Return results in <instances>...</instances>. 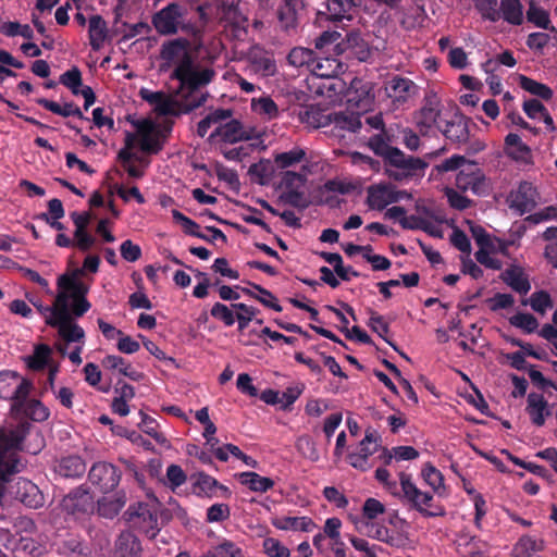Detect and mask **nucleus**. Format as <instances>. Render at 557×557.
Listing matches in <instances>:
<instances>
[{
  "label": "nucleus",
  "instance_id": "f3484780",
  "mask_svg": "<svg viewBox=\"0 0 557 557\" xmlns=\"http://www.w3.org/2000/svg\"><path fill=\"white\" fill-rule=\"evenodd\" d=\"M15 498L32 509H38L45 504V496L39 487L27 479H18L14 492Z\"/></svg>",
  "mask_w": 557,
  "mask_h": 557
},
{
  "label": "nucleus",
  "instance_id": "412c9836",
  "mask_svg": "<svg viewBox=\"0 0 557 557\" xmlns=\"http://www.w3.org/2000/svg\"><path fill=\"white\" fill-rule=\"evenodd\" d=\"M525 411L530 417L531 422L536 426L545 424L546 417L552 414L548 403L542 394L530 393L527 399Z\"/></svg>",
  "mask_w": 557,
  "mask_h": 557
},
{
  "label": "nucleus",
  "instance_id": "39448f33",
  "mask_svg": "<svg viewBox=\"0 0 557 557\" xmlns=\"http://www.w3.org/2000/svg\"><path fill=\"white\" fill-rule=\"evenodd\" d=\"M171 131V122L158 124L149 119H141V170L150 162L144 154H157L161 151Z\"/></svg>",
  "mask_w": 557,
  "mask_h": 557
},
{
  "label": "nucleus",
  "instance_id": "393cba45",
  "mask_svg": "<svg viewBox=\"0 0 557 557\" xmlns=\"http://www.w3.org/2000/svg\"><path fill=\"white\" fill-rule=\"evenodd\" d=\"M331 125L341 131L359 133L363 128L362 115L352 111L333 112L330 115Z\"/></svg>",
  "mask_w": 557,
  "mask_h": 557
},
{
  "label": "nucleus",
  "instance_id": "f704fd0d",
  "mask_svg": "<svg viewBox=\"0 0 557 557\" xmlns=\"http://www.w3.org/2000/svg\"><path fill=\"white\" fill-rule=\"evenodd\" d=\"M64 296L65 305H70V295L65 290H59L52 306H44L41 302L32 301V304L37 308L40 314L45 318V322L49 326H54L59 324V317L61 315V305L59 302V298Z\"/></svg>",
  "mask_w": 557,
  "mask_h": 557
},
{
  "label": "nucleus",
  "instance_id": "9b49d317",
  "mask_svg": "<svg viewBox=\"0 0 557 557\" xmlns=\"http://www.w3.org/2000/svg\"><path fill=\"white\" fill-rule=\"evenodd\" d=\"M89 482L102 493L113 491L121 480L120 470L108 462H96L88 473Z\"/></svg>",
  "mask_w": 557,
  "mask_h": 557
},
{
  "label": "nucleus",
  "instance_id": "13d9d810",
  "mask_svg": "<svg viewBox=\"0 0 557 557\" xmlns=\"http://www.w3.org/2000/svg\"><path fill=\"white\" fill-rule=\"evenodd\" d=\"M212 318L224 323L225 326L234 325L236 321V312L232 309V305L228 307L222 302H215L210 310Z\"/></svg>",
  "mask_w": 557,
  "mask_h": 557
},
{
  "label": "nucleus",
  "instance_id": "2f4dec72",
  "mask_svg": "<svg viewBox=\"0 0 557 557\" xmlns=\"http://www.w3.org/2000/svg\"><path fill=\"white\" fill-rule=\"evenodd\" d=\"M441 131L453 143L465 144L469 140V121L463 116H455L451 121H447Z\"/></svg>",
  "mask_w": 557,
  "mask_h": 557
},
{
  "label": "nucleus",
  "instance_id": "9d476101",
  "mask_svg": "<svg viewBox=\"0 0 557 557\" xmlns=\"http://www.w3.org/2000/svg\"><path fill=\"white\" fill-rule=\"evenodd\" d=\"M33 384L11 370L0 371V398L12 400V404L28 397Z\"/></svg>",
  "mask_w": 557,
  "mask_h": 557
},
{
  "label": "nucleus",
  "instance_id": "2eb2a0df",
  "mask_svg": "<svg viewBox=\"0 0 557 557\" xmlns=\"http://www.w3.org/2000/svg\"><path fill=\"white\" fill-rule=\"evenodd\" d=\"M441 115V101L435 94L428 95L423 99V106L416 114V124L422 134L432 128Z\"/></svg>",
  "mask_w": 557,
  "mask_h": 557
},
{
  "label": "nucleus",
  "instance_id": "e433bc0d",
  "mask_svg": "<svg viewBox=\"0 0 557 557\" xmlns=\"http://www.w3.org/2000/svg\"><path fill=\"white\" fill-rule=\"evenodd\" d=\"M248 285L251 288H242V292L245 295L258 300L264 307L271 308L276 312H281L283 310L282 306L277 301V298L270 290L256 283L248 282Z\"/></svg>",
  "mask_w": 557,
  "mask_h": 557
},
{
  "label": "nucleus",
  "instance_id": "a18cd8bd",
  "mask_svg": "<svg viewBox=\"0 0 557 557\" xmlns=\"http://www.w3.org/2000/svg\"><path fill=\"white\" fill-rule=\"evenodd\" d=\"M519 86L528 91L529 94L536 96L545 101H548L553 98V90L549 86L540 83L533 78H530L525 75H519L518 77Z\"/></svg>",
  "mask_w": 557,
  "mask_h": 557
},
{
  "label": "nucleus",
  "instance_id": "0e129e2a",
  "mask_svg": "<svg viewBox=\"0 0 557 557\" xmlns=\"http://www.w3.org/2000/svg\"><path fill=\"white\" fill-rule=\"evenodd\" d=\"M248 174L256 183L265 185L270 181L271 169L267 162L253 163L249 166Z\"/></svg>",
  "mask_w": 557,
  "mask_h": 557
},
{
  "label": "nucleus",
  "instance_id": "774afa93",
  "mask_svg": "<svg viewBox=\"0 0 557 557\" xmlns=\"http://www.w3.org/2000/svg\"><path fill=\"white\" fill-rule=\"evenodd\" d=\"M172 216L176 223L181 224L187 235L194 236L200 228L199 224L176 209L172 210Z\"/></svg>",
  "mask_w": 557,
  "mask_h": 557
},
{
  "label": "nucleus",
  "instance_id": "bf43d9fd",
  "mask_svg": "<svg viewBox=\"0 0 557 557\" xmlns=\"http://www.w3.org/2000/svg\"><path fill=\"white\" fill-rule=\"evenodd\" d=\"M59 82L69 89H71L73 95H79V87L82 86V73L78 67L74 66L71 70L64 72L60 76Z\"/></svg>",
  "mask_w": 557,
  "mask_h": 557
},
{
  "label": "nucleus",
  "instance_id": "b1692460",
  "mask_svg": "<svg viewBox=\"0 0 557 557\" xmlns=\"http://www.w3.org/2000/svg\"><path fill=\"white\" fill-rule=\"evenodd\" d=\"M191 480V492L197 497L201 498H213L218 497L216 486L219 485V481L209 475L203 471H199L194 473L190 476Z\"/></svg>",
  "mask_w": 557,
  "mask_h": 557
},
{
  "label": "nucleus",
  "instance_id": "f8f14e48",
  "mask_svg": "<svg viewBox=\"0 0 557 557\" xmlns=\"http://www.w3.org/2000/svg\"><path fill=\"white\" fill-rule=\"evenodd\" d=\"M360 0H326L325 10L318 11V17L334 24L352 21Z\"/></svg>",
  "mask_w": 557,
  "mask_h": 557
},
{
  "label": "nucleus",
  "instance_id": "4d7b16f0",
  "mask_svg": "<svg viewBox=\"0 0 557 557\" xmlns=\"http://www.w3.org/2000/svg\"><path fill=\"white\" fill-rule=\"evenodd\" d=\"M474 7L483 20L490 22H497L500 20V12H498V0H473Z\"/></svg>",
  "mask_w": 557,
  "mask_h": 557
},
{
  "label": "nucleus",
  "instance_id": "e2e57ef3",
  "mask_svg": "<svg viewBox=\"0 0 557 557\" xmlns=\"http://www.w3.org/2000/svg\"><path fill=\"white\" fill-rule=\"evenodd\" d=\"M231 517V508L227 504L216 503L207 509L206 521L209 523L222 522Z\"/></svg>",
  "mask_w": 557,
  "mask_h": 557
},
{
  "label": "nucleus",
  "instance_id": "1a4fd4ad",
  "mask_svg": "<svg viewBox=\"0 0 557 557\" xmlns=\"http://www.w3.org/2000/svg\"><path fill=\"white\" fill-rule=\"evenodd\" d=\"M146 495L151 500V505L141 504V532L149 539H154L160 531V524L170 521L172 515L169 509L162 507L151 492H147Z\"/></svg>",
  "mask_w": 557,
  "mask_h": 557
},
{
  "label": "nucleus",
  "instance_id": "6ab92c4d",
  "mask_svg": "<svg viewBox=\"0 0 557 557\" xmlns=\"http://www.w3.org/2000/svg\"><path fill=\"white\" fill-rule=\"evenodd\" d=\"M288 63L296 67H311L319 76H329V73L322 71V64L315 61V54L311 49L296 47L287 55Z\"/></svg>",
  "mask_w": 557,
  "mask_h": 557
},
{
  "label": "nucleus",
  "instance_id": "a878e982",
  "mask_svg": "<svg viewBox=\"0 0 557 557\" xmlns=\"http://www.w3.org/2000/svg\"><path fill=\"white\" fill-rule=\"evenodd\" d=\"M459 552L465 557H486L490 544L479 536L461 534L458 542Z\"/></svg>",
  "mask_w": 557,
  "mask_h": 557
},
{
  "label": "nucleus",
  "instance_id": "f257e3e1",
  "mask_svg": "<svg viewBox=\"0 0 557 557\" xmlns=\"http://www.w3.org/2000/svg\"><path fill=\"white\" fill-rule=\"evenodd\" d=\"M388 134H374L369 138L368 146L383 161L384 174L394 182L408 183L421 180L429 162L419 157L405 153L397 147L391 145Z\"/></svg>",
  "mask_w": 557,
  "mask_h": 557
},
{
  "label": "nucleus",
  "instance_id": "c03bdc74",
  "mask_svg": "<svg viewBox=\"0 0 557 557\" xmlns=\"http://www.w3.org/2000/svg\"><path fill=\"white\" fill-rule=\"evenodd\" d=\"M159 428L158 422L153 418L141 412V433L149 435L161 449H169L171 444Z\"/></svg>",
  "mask_w": 557,
  "mask_h": 557
},
{
  "label": "nucleus",
  "instance_id": "4468645a",
  "mask_svg": "<svg viewBox=\"0 0 557 557\" xmlns=\"http://www.w3.org/2000/svg\"><path fill=\"white\" fill-rule=\"evenodd\" d=\"M61 305V315L58 321L59 324L53 327H58L59 335L67 343L79 342L84 338V330L76 323L73 322V311L70 310V305H65L64 296L59 298Z\"/></svg>",
  "mask_w": 557,
  "mask_h": 557
},
{
  "label": "nucleus",
  "instance_id": "c9c22d12",
  "mask_svg": "<svg viewBox=\"0 0 557 557\" xmlns=\"http://www.w3.org/2000/svg\"><path fill=\"white\" fill-rule=\"evenodd\" d=\"M527 18L536 27L548 30L550 34L554 35V38L557 40V29L552 24L548 11L539 7L533 0L530 1L529 3V8L527 10Z\"/></svg>",
  "mask_w": 557,
  "mask_h": 557
},
{
  "label": "nucleus",
  "instance_id": "09e8293b",
  "mask_svg": "<svg viewBox=\"0 0 557 557\" xmlns=\"http://www.w3.org/2000/svg\"><path fill=\"white\" fill-rule=\"evenodd\" d=\"M306 159V151L301 148H294L289 151L276 153L274 162L278 169H287Z\"/></svg>",
  "mask_w": 557,
  "mask_h": 557
},
{
  "label": "nucleus",
  "instance_id": "20e7f679",
  "mask_svg": "<svg viewBox=\"0 0 557 557\" xmlns=\"http://www.w3.org/2000/svg\"><path fill=\"white\" fill-rule=\"evenodd\" d=\"M11 410L14 411L16 414H22L26 419L20 420L15 424H8L5 426L0 428V432L13 429L16 430L21 425H24L26 428V432L21 440L18 444V448L16 449V457L22 462L20 457V451L22 450V444L26 437V435L29 433L30 428L33 426L32 423L27 420L30 419L33 421L41 422L48 419L49 417V410L47 407L44 406V404L37 399H28V397L24 398L23 400L20 399L18 401H15V404H12Z\"/></svg>",
  "mask_w": 557,
  "mask_h": 557
},
{
  "label": "nucleus",
  "instance_id": "8fccbe9b",
  "mask_svg": "<svg viewBox=\"0 0 557 557\" xmlns=\"http://www.w3.org/2000/svg\"><path fill=\"white\" fill-rule=\"evenodd\" d=\"M368 326L371 329L372 332L376 333L388 345H391L395 350H397V346L391 339L387 338L389 325L381 314L373 310H370V319L368 322Z\"/></svg>",
  "mask_w": 557,
  "mask_h": 557
},
{
  "label": "nucleus",
  "instance_id": "680f3d73",
  "mask_svg": "<svg viewBox=\"0 0 557 557\" xmlns=\"http://www.w3.org/2000/svg\"><path fill=\"white\" fill-rule=\"evenodd\" d=\"M280 200L300 210L307 209L309 207V201L305 194L297 189L285 190L280 196Z\"/></svg>",
  "mask_w": 557,
  "mask_h": 557
},
{
  "label": "nucleus",
  "instance_id": "49530a36",
  "mask_svg": "<svg viewBox=\"0 0 557 557\" xmlns=\"http://www.w3.org/2000/svg\"><path fill=\"white\" fill-rule=\"evenodd\" d=\"M424 482L432 487L434 493L443 495L445 492L444 475L431 462L424 465L421 470Z\"/></svg>",
  "mask_w": 557,
  "mask_h": 557
},
{
  "label": "nucleus",
  "instance_id": "a19ab883",
  "mask_svg": "<svg viewBox=\"0 0 557 557\" xmlns=\"http://www.w3.org/2000/svg\"><path fill=\"white\" fill-rule=\"evenodd\" d=\"M413 87L414 83L411 79L394 76L387 82L385 89L388 97L397 101H406Z\"/></svg>",
  "mask_w": 557,
  "mask_h": 557
},
{
  "label": "nucleus",
  "instance_id": "37998d69",
  "mask_svg": "<svg viewBox=\"0 0 557 557\" xmlns=\"http://www.w3.org/2000/svg\"><path fill=\"white\" fill-rule=\"evenodd\" d=\"M126 503L125 495L115 497L103 496L97 502V512L100 517L113 519Z\"/></svg>",
  "mask_w": 557,
  "mask_h": 557
},
{
  "label": "nucleus",
  "instance_id": "f03ea898",
  "mask_svg": "<svg viewBox=\"0 0 557 557\" xmlns=\"http://www.w3.org/2000/svg\"><path fill=\"white\" fill-rule=\"evenodd\" d=\"M214 76L215 72L212 69L197 70L193 58H186L175 66L172 77L180 82V90L183 92V99L185 100L184 103L180 104V112L189 113L206 103L208 92L199 96H194V92L210 84Z\"/></svg>",
  "mask_w": 557,
  "mask_h": 557
},
{
  "label": "nucleus",
  "instance_id": "de8ad7c7",
  "mask_svg": "<svg viewBox=\"0 0 557 557\" xmlns=\"http://www.w3.org/2000/svg\"><path fill=\"white\" fill-rule=\"evenodd\" d=\"M232 309L236 312V321L238 323L237 329L239 332L246 330L249 323L253 321L260 312L258 308L248 306L244 302H233Z\"/></svg>",
  "mask_w": 557,
  "mask_h": 557
},
{
  "label": "nucleus",
  "instance_id": "864d4df0",
  "mask_svg": "<svg viewBox=\"0 0 557 557\" xmlns=\"http://www.w3.org/2000/svg\"><path fill=\"white\" fill-rule=\"evenodd\" d=\"M51 355V348L41 344L35 347L33 356L27 357V366L32 370L39 371L45 369Z\"/></svg>",
  "mask_w": 557,
  "mask_h": 557
},
{
  "label": "nucleus",
  "instance_id": "603ef678",
  "mask_svg": "<svg viewBox=\"0 0 557 557\" xmlns=\"http://www.w3.org/2000/svg\"><path fill=\"white\" fill-rule=\"evenodd\" d=\"M59 552L66 556L86 557L88 555V547L79 539L70 537L61 542Z\"/></svg>",
  "mask_w": 557,
  "mask_h": 557
},
{
  "label": "nucleus",
  "instance_id": "052dcab7",
  "mask_svg": "<svg viewBox=\"0 0 557 557\" xmlns=\"http://www.w3.org/2000/svg\"><path fill=\"white\" fill-rule=\"evenodd\" d=\"M252 109L260 114L267 115L269 119H273L278 115L277 104L270 97L253 99Z\"/></svg>",
  "mask_w": 557,
  "mask_h": 557
},
{
  "label": "nucleus",
  "instance_id": "aec40b11",
  "mask_svg": "<svg viewBox=\"0 0 557 557\" xmlns=\"http://www.w3.org/2000/svg\"><path fill=\"white\" fill-rule=\"evenodd\" d=\"M138 529L131 525L128 530L122 531L115 542V554L117 557H139Z\"/></svg>",
  "mask_w": 557,
  "mask_h": 557
},
{
  "label": "nucleus",
  "instance_id": "423d86ee",
  "mask_svg": "<svg viewBox=\"0 0 557 557\" xmlns=\"http://www.w3.org/2000/svg\"><path fill=\"white\" fill-rule=\"evenodd\" d=\"M81 273L82 270H76L72 274H63L58 278V288L59 290H65L70 295V299H73V306L70 310L77 318L84 315L90 309V302L86 298L89 288L77 278Z\"/></svg>",
  "mask_w": 557,
  "mask_h": 557
},
{
  "label": "nucleus",
  "instance_id": "dca6fc26",
  "mask_svg": "<svg viewBox=\"0 0 557 557\" xmlns=\"http://www.w3.org/2000/svg\"><path fill=\"white\" fill-rule=\"evenodd\" d=\"M62 507L72 515L90 513L94 512L95 502L89 491L77 487L63 498Z\"/></svg>",
  "mask_w": 557,
  "mask_h": 557
},
{
  "label": "nucleus",
  "instance_id": "cd10ccee",
  "mask_svg": "<svg viewBox=\"0 0 557 557\" xmlns=\"http://www.w3.org/2000/svg\"><path fill=\"white\" fill-rule=\"evenodd\" d=\"M502 281L512 290L527 295L531 289V283L528 275L520 267L511 265L500 274Z\"/></svg>",
  "mask_w": 557,
  "mask_h": 557
},
{
  "label": "nucleus",
  "instance_id": "ea45409f",
  "mask_svg": "<svg viewBox=\"0 0 557 557\" xmlns=\"http://www.w3.org/2000/svg\"><path fill=\"white\" fill-rule=\"evenodd\" d=\"M236 478L252 492L265 493L274 486V481L271 478L261 476L257 472H240L236 474Z\"/></svg>",
  "mask_w": 557,
  "mask_h": 557
},
{
  "label": "nucleus",
  "instance_id": "58836bf2",
  "mask_svg": "<svg viewBox=\"0 0 557 557\" xmlns=\"http://www.w3.org/2000/svg\"><path fill=\"white\" fill-rule=\"evenodd\" d=\"M505 145L507 147V154L511 159L528 162L531 158L530 147L521 140L518 134L509 133L505 137Z\"/></svg>",
  "mask_w": 557,
  "mask_h": 557
},
{
  "label": "nucleus",
  "instance_id": "473e14b6",
  "mask_svg": "<svg viewBox=\"0 0 557 557\" xmlns=\"http://www.w3.org/2000/svg\"><path fill=\"white\" fill-rule=\"evenodd\" d=\"M523 4L520 0H500L498 12L500 18L512 26H520L523 24Z\"/></svg>",
  "mask_w": 557,
  "mask_h": 557
},
{
  "label": "nucleus",
  "instance_id": "c85d7f7f",
  "mask_svg": "<svg viewBox=\"0 0 557 557\" xmlns=\"http://www.w3.org/2000/svg\"><path fill=\"white\" fill-rule=\"evenodd\" d=\"M141 99L147 100L153 104V110L158 115L166 116L178 114L175 109L178 103L162 92H150L141 88Z\"/></svg>",
  "mask_w": 557,
  "mask_h": 557
},
{
  "label": "nucleus",
  "instance_id": "5701e85b",
  "mask_svg": "<svg viewBox=\"0 0 557 557\" xmlns=\"http://www.w3.org/2000/svg\"><path fill=\"white\" fill-rule=\"evenodd\" d=\"M331 113L319 104L302 106L298 112V119L301 123L307 124L313 128H320L331 125Z\"/></svg>",
  "mask_w": 557,
  "mask_h": 557
},
{
  "label": "nucleus",
  "instance_id": "4c0bfd02",
  "mask_svg": "<svg viewBox=\"0 0 557 557\" xmlns=\"http://www.w3.org/2000/svg\"><path fill=\"white\" fill-rule=\"evenodd\" d=\"M273 527L278 530H300L304 532L312 531L317 525L309 517H281L272 521Z\"/></svg>",
  "mask_w": 557,
  "mask_h": 557
},
{
  "label": "nucleus",
  "instance_id": "a211bd4d",
  "mask_svg": "<svg viewBox=\"0 0 557 557\" xmlns=\"http://www.w3.org/2000/svg\"><path fill=\"white\" fill-rule=\"evenodd\" d=\"M220 137L224 143L236 144L252 138L240 121L233 119L225 124L218 126L210 135V138Z\"/></svg>",
  "mask_w": 557,
  "mask_h": 557
},
{
  "label": "nucleus",
  "instance_id": "7ed1b4c3",
  "mask_svg": "<svg viewBox=\"0 0 557 557\" xmlns=\"http://www.w3.org/2000/svg\"><path fill=\"white\" fill-rule=\"evenodd\" d=\"M400 492L394 493L403 504L408 505L424 518L444 517L446 510L442 505L433 504V494L423 492L413 483L411 474L399 473Z\"/></svg>",
  "mask_w": 557,
  "mask_h": 557
},
{
  "label": "nucleus",
  "instance_id": "3c124183",
  "mask_svg": "<svg viewBox=\"0 0 557 557\" xmlns=\"http://www.w3.org/2000/svg\"><path fill=\"white\" fill-rule=\"evenodd\" d=\"M187 481V474L181 466L172 463L166 469L165 481L162 482L172 491L175 492Z\"/></svg>",
  "mask_w": 557,
  "mask_h": 557
},
{
  "label": "nucleus",
  "instance_id": "72a5a7b5",
  "mask_svg": "<svg viewBox=\"0 0 557 557\" xmlns=\"http://www.w3.org/2000/svg\"><path fill=\"white\" fill-rule=\"evenodd\" d=\"M88 34L92 50H100L108 38L107 22L101 15L95 14L89 17Z\"/></svg>",
  "mask_w": 557,
  "mask_h": 557
},
{
  "label": "nucleus",
  "instance_id": "bb28decb",
  "mask_svg": "<svg viewBox=\"0 0 557 557\" xmlns=\"http://www.w3.org/2000/svg\"><path fill=\"white\" fill-rule=\"evenodd\" d=\"M188 48L189 41L185 38L170 40L162 45L161 58L169 63L176 62L177 65L186 58H191Z\"/></svg>",
  "mask_w": 557,
  "mask_h": 557
},
{
  "label": "nucleus",
  "instance_id": "338daca9",
  "mask_svg": "<svg viewBox=\"0 0 557 557\" xmlns=\"http://www.w3.org/2000/svg\"><path fill=\"white\" fill-rule=\"evenodd\" d=\"M488 307L492 311L510 308L515 304V298L511 294L496 293L493 297L486 299Z\"/></svg>",
  "mask_w": 557,
  "mask_h": 557
},
{
  "label": "nucleus",
  "instance_id": "0eeeda50",
  "mask_svg": "<svg viewBox=\"0 0 557 557\" xmlns=\"http://www.w3.org/2000/svg\"><path fill=\"white\" fill-rule=\"evenodd\" d=\"M134 133L126 132L124 147L117 153V162L121 170L117 173H126L128 178L139 177V157L135 149L139 147V120H132Z\"/></svg>",
  "mask_w": 557,
  "mask_h": 557
},
{
  "label": "nucleus",
  "instance_id": "6e6d98bb",
  "mask_svg": "<svg viewBox=\"0 0 557 557\" xmlns=\"http://www.w3.org/2000/svg\"><path fill=\"white\" fill-rule=\"evenodd\" d=\"M531 306V308L541 314H544L547 309L553 308V300L550 295L546 290H539L531 295L529 300H523L522 304Z\"/></svg>",
  "mask_w": 557,
  "mask_h": 557
},
{
  "label": "nucleus",
  "instance_id": "69168bd1",
  "mask_svg": "<svg viewBox=\"0 0 557 557\" xmlns=\"http://www.w3.org/2000/svg\"><path fill=\"white\" fill-rule=\"evenodd\" d=\"M263 548L270 557H289L290 555L289 549L273 537H268L263 541Z\"/></svg>",
  "mask_w": 557,
  "mask_h": 557
},
{
  "label": "nucleus",
  "instance_id": "ddd939ff",
  "mask_svg": "<svg viewBox=\"0 0 557 557\" xmlns=\"http://www.w3.org/2000/svg\"><path fill=\"white\" fill-rule=\"evenodd\" d=\"M536 188L532 183L523 181L518 185L517 189L510 191L507 201L510 209L517 211L519 215H523L536 207Z\"/></svg>",
  "mask_w": 557,
  "mask_h": 557
},
{
  "label": "nucleus",
  "instance_id": "6e6552de",
  "mask_svg": "<svg viewBox=\"0 0 557 557\" xmlns=\"http://www.w3.org/2000/svg\"><path fill=\"white\" fill-rule=\"evenodd\" d=\"M186 12V7L177 2H172L153 15L152 24L156 30L161 35L176 34L180 28L186 29L184 22Z\"/></svg>",
  "mask_w": 557,
  "mask_h": 557
},
{
  "label": "nucleus",
  "instance_id": "79ce46f5",
  "mask_svg": "<svg viewBox=\"0 0 557 557\" xmlns=\"http://www.w3.org/2000/svg\"><path fill=\"white\" fill-rule=\"evenodd\" d=\"M545 548L544 540H535L530 535L521 536L513 545L512 557H532L534 553Z\"/></svg>",
  "mask_w": 557,
  "mask_h": 557
},
{
  "label": "nucleus",
  "instance_id": "c756f323",
  "mask_svg": "<svg viewBox=\"0 0 557 557\" xmlns=\"http://www.w3.org/2000/svg\"><path fill=\"white\" fill-rule=\"evenodd\" d=\"M304 8V0H283V3L277 9V18L285 30L296 27L298 12Z\"/></svg>",
  "mask_w": 557,
  "mask_h": 557
},
{
  "label": "nucleus",
  "instance_id": "5fc2aeb1",
  "mask_svg": "<svg viewBox=\"0 0 557 557\" xmlns=\"http://www.w3.org/2000/svg\"><path fill=\"white\" fill-rule=\"evenodd\" d=\"M510 325L521 329L524 333L531 334L539 327L537 319L531 313L518 312L509 318Z\"/></svg>",
  "mask_w": 557,
  "mask_h": 557
},
{
  "label": "nucleus",
  "instance_id": "7c9ffc66",
  "mask_svg": "<svg viewBox=\"0 0 557 557\" xmlns=\"http://www.w3.org/2000/svg\"><path fill=\"white\" fill-rule=\"evenodd\" d=\"M54 471L62 478L76 479L85 473L86 463L79 456H66L57 462Z\"/></svg>",
  "mask_w": 557,
  "mask_h": 557
},
{
  "label": "nucleus",
  "instance_id": "4be33fe9",
  "mask_svg": "<svg viewBox=\"0 0 557 557\" xmlns=\"http://www.w3.org/2000/svg\"><path fill=\"white\" fill-rule=\"evenodd\" d=\"M397 202L392 184H379L368 188L367 203L371 209L383 210L389 203Z\"/></svg>",
  "mask_w": 557,
  "mask_h": 557
}]
</instances>
